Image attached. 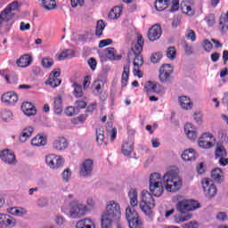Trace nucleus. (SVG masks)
I'll list each match as a JSON object with an SVG mask.
<instances>
[{
    "label": "nucleus",
    "mask_w": 228,
    "mask_h": 228,
    "mask_svg": "<svg viewBox=\"0 0 228 228\" xmlns=\"http://www.w3.org/2000/svg\"><path fill=\"white\" fill-rule=\"evenodd\" d=\"M143 51V37L138 34L136 37V44L128 52V58H142V52Z\"/></svg>",
    "instance_id": "11"
},
{
    "label": "nucleus",
    "mask_w": 228,
    "mask_h": 228,
    "mask_svg": "<svg viewBox=\"0 0 228 228\" xmlns=\"http://www.w3.org/2000/svg\"><path fill=\"white\" fill-rule=\"evenodd\" d=\"M216 142V138L211 133H205L200 135L198 145L201 149H211Z\"/></svg>",
    "instance_id": "10"
},
{
    "label": "nucleus",
    "mask_w": 228,
    "mask_h": 228,
    "mask_svg": "<svg viewBox=\"0 0 228 228\" xmlns=\"http://www.w3.org/2000/svg\"><path fill=\"white\" fill-rule=\"evenodd\" d=\"M184 133L189 140H197V127L191 125V123H187L184 126Z\"/></svg>",
    "instance_id": "20"
},
{
    "label": "nucleus",
    "mask_w": 228,
    "mask_h": 228,
    "mask_svg": "<svg viewBox=\"0 0 228 228\" xmlns=\"http://www.w3.org/2000/svg\"><path fill=\"white\" fill-rule=\"evenodd\" d=\"M19 101V96L14 92H7L2 94V102L7 106H13Z\"/></svg>",
    "instance_id": "18"
},
{
    "label": "nucleus",
    "mask_w": 228,
    "mask_h": 228,
    "mask_svg": "<svg viewBox=\"0 0 228 228\" xmlns=\"http://www.w3.org/2000/svg\"><path fill=\"white\" fill-rule=\"evenodd\" d=\"M52 147L54 151H65L69 147V142L65 137L59 136L53 140Z\"/></svg>",
    "instance_id": "17"
},
{
    "label": "nucleus",
    "mask_w": 228,
    "mask_h": 228,
    "mask_svg": "<svg viewBox=\"0 0 228 228\" xmlns=\"http://www.w3.org/2000/svg\"><path fill=\"white\" fill-rule=\"evenodd\" d=\"M216 219L219 220V222H225L228 219L227 214H225L224 212H219L216 215Z\"/></svg>",
    "instance_id": "64"
},
{
    "label": "nucleus",
    "mask_w": 228,
    "mask_h": 228,
    "mask_svg": "<svg viewBox=\"0 0 228 228\" xmlns=\"http://www.w3.org/2000/svg\"><path fill=\"white\" fill-rule=\"evenodd\" d=\"M120 15H122V6H115L109 12V19L111 20H117L120 19Z\"/></svg>",
    "instance_id": "33"
},
{
    "label": "nucleus",
    "mask_w": 228,
    "mask_h": 228,
    "mask_svg": "<svg viewBox=\"0 0 228 228\" xmlns=\"http://www.w3.org/2000/svg\"><path fill=\"white\" fill-rule=\"evenodd\" d=\"M168 8V0H157L155 2V9L157 12H163Z\"/></svg>",
    "instance_id": "38"
},
{
    "label": "nucleus",
    "mask_w": 228,
    "mask_h": 228,
    "mask_svg": "<svg viewBox=\"0 0 228 228\" xmlns=\"http://www.w3.org/2000/svg\"><path fill=\"white\" fill-rule=\"evenodd\" d=\"M202 47L205 51H207V53H209V51H211L213 49V45L211 44V42L209 40L205 39L202 42Z\"/></svg>",
    "instance_id": "54"
},
{
    "label": "nucleus",
    "mask_w": 228,
    "mask_h": 228,
    "mask_svg": "<svg viewBox=\"0 0 228 228\" xmlns=\"http://www.w3.org/2000/svg\"><path fill=\"white\" fill-rule=\"evenodd\" d=\"M162 33L163 31L161 30V26L159 24L153 25L148 33L149 40H151V42H156V40H159Z\"/></svg>",
    "instance_id": "15"
},
{
    "label": "nucleus",
    "mask_w": 228,
    "mask_h": 228,
    "mask_svg": "<svg viewBox=\"0 0 228 228\" xmlns=\"http://www.w3.org/2000/svg\"><path fill=\"white\" fill-rule=\"evenodd\" d=\"M73 88V94L75 95V97H83V87L79 84L74 83Z\"/></svg>",
    "instance_id": "48"
},
{
    "label": "nucleus",
    "mask_w": 228,
    "mask_h": 228,
    "mask_svg": "<svg viewBox=\"0 0 228 228\" xmlns=\"http://www.w3.org/2000/svg\"><path fill=\"white\" fill-rule=\"evenodd\" d=\"M175 212V208H171L169 210L163 211L162 209L159 210L160 215H164L166 218H170L172 216V214Z\"/></svg>",
    "instance_id": "58"
},
{
    "label": "nucleus",
    "mask_w": 228,
    "mask_h": 228,
    "mask_svg": "<svg viewBox=\"0 0 228 228\" xmlns=\"http://www.w3.org/2000/svg\"><path fill=\"white\" fill-rule=\"evenodd\" d=\"M96 142L100 146L106 145V142H104V131L101 128L96 129Z\"/></svg>",
    "instance_id": "43"
},
{
    "label": "nucleus",
    "mask_w": 228,
    "mask_h": 228,
    "mask_svg": "<svg viewBox=\"0 0 228 228\" xmlns=\"http://www.w3.org/2000/svg\"><path fill=\"white\" fill-rule=\"evenodd\" d=\"M143 65V58H134V76H137V77H143V73L140 70V67Z\"/></svg>",
    "instance_id": "25"
},
{
    "label": "nucleus",
    "mask_w": 228,
    "mask_h": 228,
    "mask_svg": "<svg viewBox=\"0 0 228 228\" xmlns=\"http://www.w3.org/2000/svg\"><path fill=\"white\" fill-rule=\"evenodd\" d=\"M172 74H174V66L170 64H164L159 69V78L161 83H167L172 79Z\"/></svg>",
    "instance_id": "13"
},
{
    "label": "nucleus",
    "mask_w": 228,
    "mask_h": 228,
    "mask_svg": "<svg viewBox=\"0 0 228 228\" xmlns=\"http://www.w3.org/2000/svg\"><path fill=\"white\" fill-rule=\"evenodd\" d=\"M65 115H67V117H74V115H77V109L76 107L69 106L66 108Z\"/></svg>",
    "instance_id": "51"
},
{
    "label": "nucleus",
    "mask_w": 228,
    "mask_h": 228,
    "mask_svg": "<svg viewBox=\"0 0 228 228\" xmlns=\"http://www.w3.org/2000/svg\"><path fill=\"white\" fill-rule=\"evenodd\" d=\"M63 99L61 95H58L53 99V110L56 115H61L63 111Z\"/></svg>",
    "instance_id": "31"
},
{
    "label": "nucleus",
    "mask_w": 228,
    "mask_h": 228,
    "mask_svg": "<svg viewBox=\"0 0 228 228\" xmlns=\"http://www.w3.org/2000/svg\"><path fill=\"white\" fill-rule=\"evenodd\" d=\"M183 228H199V223L197 221H191L183 224Z\"/></svg>",
    "instance_id": "63"
},
{
    "label": "nucleus",
    "mask_w": 228,
    "mask_h": 228,
    "mask_svg": "<svg viewBox=\"0 0 228 228\" xmlns=\"http://www.w3.org/2000/svg\"><path fill=\"white\" fill-rule=\"evenodd\" d=\"M105 56H106V58H122V56H124V55L118 54L117 50L115 48L108 47L105 50Z\"/></svg>",
    "instance_id": "41"
},
{
    "label": "nucleus",
    "mask_w": 228,
    "mask_h": 228,
    "mask_svg": "<svg viewBox=\"0 0 228 228\" xmlns=\"http://www.w3.org/2000/svg\"><path fill=\"white\" fill-rule=\"evenodd\" d=\"M205 20L208 26H214L215 25V14H210L205 18Z\"/></svg>",
    "instance_id": "62"
},
{
    "label": "nucleus",
    "mask_w": 228,
    "mask_h": 228,
    "mask_svg": "<svg viewBox=\"0 0 228 228\" xmlns=\"http://www.w3.org/2000/svg\"><path fill=\"white\" fill-rule=\"evenodd\" d=\"M1 118L4 122H9V120H12V118H13V113H12V111L10 110H4L1 113Z\"/></svg>",
    "instance_id": "50"
},
{
    "label": "nucleus",
    "mask_w": 228,
    "mask_h": 228,
    "mask_svg": "<svg viewBox=\"0 0 228 228\" xmlns=\"http://www.w3.org/2000/svg\"><path fill=\"white\" fill-rule=\"evenodd\" d=\"M122 218V208L120 203L115 200H110L106 203L105 210L101 216L102 228H111L113 224L120 222Z\"/></svg>",
    "instance_id": "2"
},
{
    "label": "nucleus",
    "mask_w": 228,
    "mask_h": 228,
    "mask_svg": "<svg viewBox=\"0 0 228 228\" xmlns=\"http://www.w3.org/2000/svg\"><path fill=\"white\" fill-rule=\"evenodd\" d=\"M61 177L64 183H70V179H72V170L70 167L64 169L61 175Z\"/></svg>",
    "instance_id": "39"
},
{
    "label": "nucleus",
    "mask_w": 228,
    "mask_h": 228,
    "mask_svg": "<svg viewBox=\"0 0 228 228\" xmlns=\"http://www.w3.org/2000/svg\"><path fill=\"white\" fill-rule=\"evenodd\" d=\"M21 110L27 117H33L37 115V109H35V106L31 102H23L21 105Z\"/></svg>",
    "instance_id": "22"
},
{
    "label": "nucleus",
    "mask_w": 228,
    "mask_h": 228,
    "mask_svg": "<svg viewBox=\"0 0 228 228\" xmlns=\"http://www.w3.org/2000/svg\"><path fill=\"white\" fill-rule=\"evenodd\" d=\"M104 28H106V23H104V20H99L96 24L95 35L97 37H101L102 35V31H104Z\"/></svg>",
    "instance_id": "45"
},
{
    "label": "nucleus",
    "mask_w": 228,
    "mask_h": 228,
    "mask_svg": "<svg viewBox=\"0 0 228 228\" xmlns=\"http://www.w3.org/2000/svg\"><path fill=\"white\" fill-rule=\"evenodd\" d=\"M178 102L182 110H185L186 111L192 110L193 108V102H191V99L188 96H180L178 98Z\"/></svg>",
    "instance_id": "21"
},
{
    "label": "nucleus",
    "mask_w": 228,
    "mask_h": 228,
    "mask_svg": "<svg viewBox=\"0 0 228 228\" xmlns=\"http://www.w3.org/2000/svg\"><path fill=\"white\" fill-rule=\"evenodd\" d=\"M166 56L167 58H177V56H179V53L177 52L175 46H169L166 50Z\"/></svg>",
    "instance_id": "44"
},
{
    "label": "nucleus",
    "mask_w": 228,
    "mask_h": 228,
    "mask_svg": "<svg viewBox=\"0 0 228 228\" xmlns=\"http://www.w3.org/2000/svg\"><path fill=\"white\" fill-rule=\"evenodd\" d=\"M18 67L26 68L29 67L33 63V59L31 58H20L16 61Z\"/></svg>",
    "instance_id": "40"
},
{
    "label": "nucleus",
    "mask_w": 228,
    "mask_h": 228,
    "mask_svg": "<svg viewBox=\"0 0 228 228\" xmlns=\"http://www.w3.org/2000/svg\"><path fill=\"white\" fill-rule=\"evenodd\" d=\"M19 10V2L13 1L9 4L0 13V28L6 22H12L15 17V12Z\"/></svg>",
    "instance_id": "6"
},
{
    "label": "nucleus",
    "mask_w": 228,
    "mask_h": 228,
    "mask_svg": "<svg viewBox=\"0 0 228 228\" xmlns=\"http://www.w3.org/2000/svg\"><path fill=\"white\" fill-rule=\"evenodd\" d=\"M41 63L44 69H51V67L54 65V61L53 58H43Z\"/></svg>",
    "instance_id": "49"
},
{
    "label": "nucleus",
    "mask_w": 228,
    "mask_h": 228,
    "mask_svg": "<svg viewBox=\"0 0 228 228\" xmlns=\"http://www.w3.org/2000/svg\"><path fill=\"white\" fill-rule=\"evenodd\" d=\"M5 81L8 85H17V81H19V77H17V76L15 75H8Z\"/></svg>",
    "instance_id": "53"
},
{
    "label": "nucleus",
    "mask_w": 228,
    "mask_h": 228,
    "mask_svg": "<svg viewBox=\"0 0 228 228\" xmlns=\"http://www.w3.org/2000/svg\"><path fill=\"white\" fill-rule=\"evenodd\" d=\"M76 56V53L72 49H67L59 53V58H74Z\"/></svg>",
    "instance_id": "46"
},
{
    "label": "nucleus",
    "mask_w": 228,
    "mask_h": 228,
    "mask_svg": "<svg viewBox=\"0 0 228 228\" xmlns=\"http://www.w3.org/2000/svg\"><path fill=\"white\" fill-rule=\"evenodd\" d=\"M134 208L136 207L128 206L126 208V218L130 228H138L140 224H142L140 216H138V212L134 209Z\"/></svg>",
    "instance_id": "8"
},
{
    "label": "nucleus",
    "mask_w": 228,
    "mask_h": 228,
    "mask_svg": "<svg viewBox=\"0 0 228 228\" xmlns=\"http://www.w3.org/2000/svg\"><path fill=\"white\" fill-rule=\"evenodd\" d=\"M53 222L55 225H58V227H61L67 222V219H65V216H61V214H56L53 218Z\"/></svg>",
    "instance_id": "47"
},
{
    "label": "nucleus",
    "mask_w": 228,
    "mask_h": 228,
    "mask_svg": "<svg viewBox=\"0 0 228 228\" xmlns=\"http://www.w3.org/2000/svg\"><path fill=\"white\" fill-rule=\"evenodd\" d=\"M86 207L87 209H94L95 208V200L94 198H87L86 200Z\"/></svg>",
    "instance_id": "60"
},
{
    "label": "nucleus",
    "mask_w": 228,
    "mask_h": 228,
    "mask_svg": "<svg viewBox=\"0 0 228 228\" xmlns=\"http://www.w3.org/2000/svg\"><path fill=\"white\" fill-rule=\"evenodd\" d=\"M181 9L183 13L185 15H189L190 17L195 15V10L193 9V5L190 2H182Z\"/></svg>",
    "instance_id": "29"
},
{
    "label": "nucleus",
    "mask_w": 228,
    "mask_h": 228,
    "mask_svg": "<svg viewBox=\"0 0 228 228\" xmlns=\"http://www.w3.org/2000/svg\"><path fill=\"white\" fill-rule=\"evenodd\" d=\"M121 79L129 80V65L127 64L124 66Z\"/></svg>",
    "instance_id": "56"
},
{
    "label": "nucleus",
    "mask_w": 228,
    "mask_h": 228,
    "mask_svg": "<svg viewBox=\"0 0 228 228\" xmlns=\"http://www.w3.org/2000/svg\"><path fill=\"white\" fill-rule=\"evenodd\" d=\"M0 225H5V227L15 225V219L8 214L0 213Z\"/></svg>",
    "instance_id": "26"
},
{
    "label": "nucleus",
    "mask_w": 228,
    "mask_h": 228,
    "mask_svg": "<svg viewBox=\"0 0 228 228\" xmlns=\"http://www.w3.org/2000/svg\"><path fill=\"white\" fill-rule=\"evenodd\" d=\"M144 91L150 95L152 94H159V90L158 89V84L152 81L146 82V84L144 85Z\"/></svg>",
    "instance_id": "32"
},
{
    "label": "nucleus",
    "mask_w": 228,
    "mask_h": 228,
    "mask_svg": "<svg viewBox=\"0 0 228 228\" xmlns=\"http://www.w3.org/2000/svg\"><path fill=\"white\" fill-rule=\"evenodd\" d=\"M7 213L13 216H26V215H28V210L20 207H12L7 209Z\"/></svg>",
    "instance_id": "27"
},
{
    "label": "nucleus",
    "mask_w": 228,
    "mask_h": 228,
    "mask_svg": "<svg viewBox=\"0 0 228 228\" xmlns=\"http://www.w3.org/2000/svg\"><path fill=\"white\" fill-rule=\"evenodd\" d=\"M181 186H183V180L173 170L167 171L163 177L159 173L150 175V191L154 197H161L165 188L170 193H175L181 190Z\"/></svg>",
    "instance_id": "1"
},
{
    "label": "nucleus",
    "mask_w": 228,
    "mask_h": 228,
    "mask_svg": "<svg viewBox=\"0 0 228 228\" xmlns=\"http://www.w3.org/2000/svg\"><path fill=\"white\" fill-rule=\"evenodd\" d=\"M201 184L205 197H207V199H213V197L216 196L217 190L215 183H213V180L209 178H204L201 181Z\"/></svg>",
    "instance_id": "9"
},
{
    "label": "nucleus",
    "mask_w": 228,
    "mask_h": 228,
    "mask_svg": "<svg viewBox=\"0 0 228 228\" xmlns=\"http://www.w3.org/2000/svg\"><path fill=\"white\" fill-rule=\"evenodd\" d=\"M33 133H35V128L33 126H28L24 127L20 134V143H26V142H28V139L33 136Z\"/></svg>",
    "instance_id": "19"
},
{
    "label": "nucleus",
    "mask_w": 228,
    "mask_h": 228,
    "mask_svg": "<svg viewBox=\"0 0 228 228\" xmlns=\"http://www.w3.org/2000/svg\"><path fill=\"white\" fill-rule=\"evenodd\" d=\"M139 208L144 215L152 219V209L156 208V200H154V197H152V194L148 191H142Z\"/></svg>",
    "instance_id": "5"
},
{
    "label": "nucleus",
    "mask_w": 228,
    "mask_h": 228,
    "mask_svg": "<svg viewBox=\"0 0 228 228\" xmlns=\"http://www.w3.org/2000/svg\"><path fill=\"white\" fill-rule=\"evenodd\" d=\"M61 213L67 215L69 218L71 220H77L79 218H83V216H86L88 215V207L86 204L79 201V200H73L69 202V208L68 209L67 207H61Z\"/></svg>",
    "instance_id": "4"
},
{
    "label": "nucleus",
    "mask_w": 228,
    "mask_h": 228,
    "mask_svg": "<svg viewBox=\"0 0 228 228\" xmlns=\"http://www.w3.org/2000/svg\"><path fill=\"white\" fill-rule=\"evenodd\" d=\"M75 106H76L77 110H84V108H86V102L82 101V100H77L75 102Z\"/></svg>",
    "instance_id": "57"
},
{
    "label": "nucleus",
    "mask_w": 228,
    "mask_h": 228,
    "mask_svg": "<svg viewBox=\"0 0 228 228\" xmlns=\"http://www.w3.org/2000/svg\"><path fill=\"white\" fill-rule=\"evenodd\" d=\"M87 63H88L91 70H95V69H97V61L94 58H90L87 61Z\"/></svg>",
    "instance_id": "59"
},
{
    "label": "nucleus",
    "mask_w": 228,
    "mask_h": 228,
    "mask_svg": "<svg viewBox=\"0 0 228 228\" xmlns=\"http://www.w3.org/2000/svg\"><path fill=\"white\" fill-rule=\"evenodd\" d=\"M128 199L130 202V207L138 208V204H140V202L138 201V190L130 189V191H128Z\"/></svg>",
    "instance_id": "24"
},
{
    "label": "nucleus",
    "mask_w": 228,
    "mask_h": 228,
    "mask_svg": "<svg viewBox=\"0 0 228 228\" xmlns=\"http://www.w3.org/2000/svg\"><path fill=\"white\" fill-rule=\"evenodd\" d=\"M185 37L187 40H191V42H195V40H197V36L195 35V31L191 29L186 30Z\"/></svg>",
    "instance_id": "52"
},
{
    "label": "nucleus",
    "mask_w": 228,
    "mask_h": 228,
    "mask_svg": "<svg viewBox=\"0 0 228 228\" xmlns=\"http://www.w3.org/2000/svg\"><path fill=\"white\" fill-rule=\"evenodd\" d=\"M30 143L33 147H44V145H46L47 143V138H45L44 135L37 134L32 138Z\"/></svg>",
    "instance_id": "30"
},
{
    "label": "nucleus",
    "mask_w": 228,
    "mask_h": 228,
    "mask_svg": "<svg viewBox=\"0 0 228 228\" xmlns=\"http://www.w3.org/2000/svg\"><path fill=\"white\" fill-rule=\"evenodd\" d=\"M45 165L51 168V170H58L65 165V159L60 155L50 153L45 156Z\"/></svg>",
    "instance_id": "7"
},
{
    "label": "nucleus",
    "mask_w": 228,
    "mask_h": 228,
    "mask_svg": "<svg viewBox=\"0 0 228 228\" xmlns=\"http://www.w3.org/2000/svg\"><path fill=\"white\" fill-rule=\"evenodd\" d=\"M47 204H49V200H47V198H40L37 200V206L39 208H45V206H47Z\"/></svg>",
    "instance_id": "61"
},
{
    "label": "nucleus",
    "mask_w": 228,
    "mask_h": 228,
    "mask_svg": "<svg viewBox=\"0 0 228 228\" xmlns=\"http://www.w3.org/2000/svg\"><path fill=\"white\" fill-rule=\"evenodd\" d=\"M177 210L182 213L180 216H175V224H183V222H188V220H191L193 218V214L186 213L187 211H195V209H199L200 205L198 201L193 200H183L178 201L176 205Z\"/></svg>",
    "instance_id": "3"
},
{
    "label": "nucleus",
    "mask_w": 228,
    "mask_h": 228,
    "mask_svg": "<svg viewBox=\"0 0 228 228\" xmlns=\"http://www.w3.org/2000/svg\"><path fill=\"white\" fill-rule=\"evenodd\" d=\"M93 92L94 95H99L102 93V88L104 86V82L102 80H95L93 83Z\"/></svg>",
    "instance_id": "36"
},
{
    "label": "nucleus",
    "mask_w": 228,
    "mask_h": 228,
    "mask_svg": "<svg viewBox=\"0 0 228 228\" xmlns=\"http://www.w3.org/2000/svg\"><path fill=\"white\" fill-rule=\"evenodd\" d=\"M0 158L2 161H4V163H7V165H15V163H17L15 154L10 150H4L0 153Z\"/></svg>",
    "instance_id": "16"
},
{
    "label": "nucleus",
    "mask_w": 228,
    "mask_h": 228,
    "mask_svg": "<svg viewBox=\"0 0 228 228\" xmlns=\"http://www.w3.org/2000/svg\"><path fill=\"white\" fill-rule=\"evenodd\" d=\"M133 145H134L133 140H129L124 142L121 149L122 154H124V156H131L134 149Z\"/></svg>",
    "instance_id": "34"
},
{
    "label": "nucleus",
    "mask_w": 228,
    "mask_h": 228,
    "mask_svg": "<svg viewBox=\"0 0 228 228\" xmlns=\"http://www.w3.org/2000/svg\"><path fill=\"white\" fill-rule=\"evenodd\" d=\"M60 75V69H53L51 72L49 78L46 80V85L52 86V88H56V86H60V85H61V79L59 78Z\"/></svg>",
    "instance_id": "14"
},
{
    "label": "nucleus",
    "mask_w": 228,
    "mask_h": 228,
    "mask_svg": "<svg viewBox=\"0 0 228 228\" xmlns=\"http://www.w3.org/2000/svg\"><path fill=\"white\" fill-rule=\"evenodd\" d=\"M216 159H220L222 158H227V151L225 148L222 144H217L216 149Z\"/></svg>",
    "instance_id": "37"
},
{
    "label": "nucleus",
    "mask_w": 228,
    "mask_h": 228,
    "mask_svg": "<svg viewBox=\"0 0 228 228\" xmlns=\"http://www.w3.org/2000/svg\"><path fill=\"white\" fill-rule=\"evenodd\" d=\"M76 228H95V222L90 217H86L77 221Z\"/></svg>",
    "instance_id": "23"
},
{
    "label": "nucleus",
    "mask_w": 228,
    "mask_h": 228,
    "mask_svg": "<svg viewBox=\"0 0 228 228\" xmlns=\"http://www.w3.org/2000/svg\"><path fill=\"white\" fill-rule=\"evenodd\" d=\"M94 172V160L92 159H85L79 167L80 177H90Z\"/></svg>",
    "instance_id": "12"
},
{
    "label": "nucleus",
    "mask_w": 228,
    "mask_h": 228,
    "mask_svg": "<svg viewBox=\"0 0 228 228\" xmlns=\"http://www.w3.org/2000/svg\"><path fill=\"white\" fill-rule=\"evenodd\" d=\"M183 161H195L197 159V152L193 149L185 150L182 154Z\"/></svg>",
    "instance_id": "28"
},
{
    "label": "nucleus",
    "mask_w": 228,
    "mask_h": 228,
    "mask_svg": "<svg viewBox=\"0 0 228 228\" xmlns=\"http://www.w3.org/2000/svg\"><path fill=\"white\" fill-rule=\"evenodd\" d=\"M43 8L48 12L54 10L56 8V0H44Z\"/></svg>",
    "instance_id": "42"
},
{
    "label": "nucleus",
    "mask_w": 228,
    "mask_h": 228,
    "mask_svg": "<svg viewBox=\"0 0 228 228\" xmlns=\"http://www.w3.org/2000/svg\"><path fill=\"white\" fill-rule=\"evenodd\" d=\"M211 177L216 181V183H222L224 180V173L222 172V169L220 167L213 169L211 172Z\"/></svg>",
    "instance_id": "35"
},
{
    "label": "nucleus",
    "mask_w": 228,
    "mask_h": 228,
    "mask_svg": "<svg viewBox=\"0 0 228 228\" xmlns=\"http://www.w3.org/2000/svg\"><path fill=\"white\" fill-rule=\"evenodd\" d=\"M111 44H113V40L107 38V39H103L101 40L99 43V47L100 49H102V47H106L108 45H111Z\"/></svg>",
    "instance_id": "55"
}]
</instances>
